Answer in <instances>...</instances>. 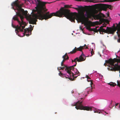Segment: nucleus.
Masks as SVG:
<instances>
[{
  "label": "nucleus",
  "mask_w": 120,
  "mask_h": 120,
  "mask_svg": "<svg viewBox=\"0 0 120 120\" xmlns=\"http://www.w3.org/2000/svg\"><path fill=\"white\" fill-rule=\"evenodd\" d=\"M45 5L43 6V9L42 10L40 20H42L45 19L46 20L51 18L53 16L61 17L63 15V16L65 17L71 22H75V19L76 18H77L79 20L84 23V25L86 26L87 29H91L90 28V23L89 22L88 20H85L84 19V16H79L76 13H70V10L64 9L63 7H62L59 10L55 13H52L49 14V12L48 11L45 14L44 12L47 10L45 11Z\"/></svg>",
  "instance_id": "nucleus-1"
},
{
  "label": "nucleus",
  "mask_w": 120,
  "mask_h": 120,
  "mask_svg": "<svg viewBox=\"0 0 120 120\" xmlns=\"http://www.w3.org/2000/svg\"><path fill=\"white\" fill-rule=\"evenodd\" d=\"M36 3V7L35 9L32 10V12H37V14L33 13L32 17H30L29 22L30 24H36L38 19L40 20L41 18L42 10L43 9V6L47 3L50 4L51 3L42 2L39 0H35Z\"/></svg>",
  "instance_id": "nucleus-2"
},
{
  "label": "nucleus",
  "mask_w": 120,
  "mask_h": 120,
  "mask_svg": "<svg viewBox=\"0 0 120 120\" xmlns=\"http://www.w3.org/2000/svg\"><path fill=\"white\" fill-rule=\"evenodd\" d=\"M105 62L109 64L108 66L111 68V71H115L119 70L120 68V59L116 58L112 59L110 58L105 61Z\"/></svg>",
  "instance_id": "nucleus-3"
},
{
  "label": "nucleus",
  "mask_w": 120,
  "mask_h": 120,
  "mask_svg": "<svg viewBox=\"0 0 120 120\" xmlns=\"http://www.w3.org/2000/svg\"><path fill=\"white\" fill-rule=\"evenodd\" d=\"M11 5L12 6L13 8L14 6H17L18 11L16 12V16H17V17L18 16H19L21 21H23V19L24 18V17L23 15H26L28 13V11H24L23 9L22 8V5L19 4L16 1L13 2L11 4Z\"/></svg>",
  "instance_id": "nucleus-4"
},
{
  "label": "nucleus",
  "mask_w": 120,
  "mask_h": 120,
  "mask_svg": "<svg viewBox=\"0 0 120 120\" xmlns=\"http://www.w3.org/2000/svg\"><path fill=\"white\" fill-rule=\"evenodd\" d=\"M13 19L15 20H17L18 23L19 24V26L18 25L16 26L13 25L12 23V26L14 28H15V31L16 33L18 32L19 31L23 32V29L26 26V24L25 22L23 21H19L18 19L17 16H15L13 18Z\"/></svg>",
  "instance_id": "nucleus-5"
},
{
  "label": "nucleus",
  "mask_w": 120,
  "mask_h": 120,
  "mask_svg": "<svg viewBox=\"0 0 120 120\" xmlns=\"http://www.w3.org/2000/svg\"><path fill=\"white\" fill-rule=\"evenodd\" d=\"M74 67L72 66L65 69V71L68 74V75H67L68 77H65L66 78L70 79L71 77H73L75 75H77L78 76L80 75V73L76 68H74Z\"/></svg>",
  "instance_id": "nucleus-6"
},
{
  "label": "nucleus",
  "mask_w": 120,
  "mask_h": 120,
  "mask_svg": "<svg viewBox=\"0 0 120 120\" xmlns=\"http://www.w3.org/2000/svg\"><path fill=\"white\" fill-rule=\"evenodd\" d=\"M116 27L115 26L114 24H113V26L114 27V28H109L107 27L106 29L105 30L104 29L102 28V27H101L100 28V31L108 34H112L116 31V30H117L120 32V22H119L118 24L116 23Z\"/></svg>",
  "instance_id": "nucleus-7"
},
{
  "label": "nucleus",
  "mask_w": 120,
  "mask_h": 120,
  "mask_svg": "<svg viewBox=\"0 0 120 120\" xmlns=\"http://www.w3.org/2000/svg\"><path fill=\"white\" fill-rule=\"evenodd\" d=\"M82 102H79V101L75 103L74 105H72V106H75V108L77 109L83 110L87 111H91L92 110V107L89 106H83L82 105Z\"/></svg>",
  "instance_id": "nucleus-8"
},
{
  "label": "nucleus",
  "mask_w": 120,
  "mask_h": 120,
  "mask_svg": "<svg viewBox=\"0 0 120 120\" xmlns=\"http://www.w3.org/2000/svg\"><path fill=\"white\" fill-rule=\"evenodd\" d=\"M85 46H86V45L85 44L84 45V46H80L79 48H77L76 47H75L72 51H71L70 52L68 53H70L71 54H74L77 51H82V50L84 48Z\"/></svg>",
  "instance_id": "nucleus-9"
},
{
  "label": "nucleus",
  "mask_w": 120,
  "mask_h": 120,
  "mask_svg": "<svg viewBox=\"0 0 120 120\" xmlns=\"http://www.w3.org/2000/svg\"><path fill=\"white\" fill-rule=\"evenodd\" d=\"M101 9L104 11H106L107 8H109L111 10H112V7L111 5L102 4V5L101 7Z\"/></svg>",
  "instance_id": "nucleus-10"
},
{
  "label": "nucleus",
  "mask_w": 120,
  "mask_h": 120,
  "mask_svg": "<svg viewBox=\"0 0 120 120\" xmlns=\"http://www.w3.org/2000/svg\"><path fill=\"white\" fill-rule=\"evenodd\" d=\"M82 52V53L81 55L78 58V62H81L84 61L86 60V57Z\"/></svg>",
  "instance_id": "nucleus-11"
},
{
  "label": "nucleus",
  "mask_w": 120,
  "mask_h": 120,
  "mask_svg": "<svg viewBox=\"0 0 120 120\" xmlns=\"http://www.w3.org/2000/svg\"><path fill=\"white\" fill-rule=\"evenodd\" d=\"M31 31L29 28H26L24 29V33L26 36H28L31 34Z\"/></svg>",
  "instance_id": "nucleus-12"
},
{
  "label": "nucleus",
  "mask_w": 120,
  "mask_h": 120,
  "mask_svg": "<svg viewBox=\"0 0 120 120\" xmlns=\"http://www.w3.org/2000/svg\"><path fill=\"white\" fill-rule=\"evenodd\" d=\"M62 58H63V60L61 63V66H63V65H64L63 64V63L65 61V60H68L69 59V57L68 56L67 53H66L63 56Z\"/></svg>",
  "instance_id": "nucleus-13"
},
{
  "label": "nucleus",
  "mask_w": 120,
  "mask_h": 120,
  "mask_svg": "<svg viewBox=\"0 0 120 120\" xmlns=\"http://www.w3.org/2000/svg\"><path fill=\"white\" fill-rule=\"evenodd\" d=\"M85 15L88 18H90L91 17V14L88 11H86Z\"/></svg>",
  "instance_id": "nucleus-14"
},
{
  "label": "nucleus",
  "mask_w": 120,
  "mask_h": 120,
  "mask_svg": "<svg viewBox=\"0 0 120 120\" xmlns=\"http://www.w3.org/2000/svg\"><path fill=\"white\" fill-rule=\"evenodd\" d=\"M92 110L94 111V113H100L101 111L100 110L98 109H95L93 107H92Z\"/></svg>",
  "instance_id": "nucleus-15"
},
{
  "label": "nucleus",
  "mask_w": 120,
  "mask_h": 120,
  "mask_svg": "<svg viewBox=\"0 0 120 120\" xmlns=\"http://www.w3.org/2000/svg\"><path fill=\"white\" fill-rule=\"evenodd\" d=\"M101 17V16L99 14H98L94 15V17L97 19H100Z\"/></svg>",
  "instance_id": "nucleus-16"
},
{
  "label": "nucleus",
  "mask_w": 120,
  "mask_h": 120,
  "mask_svg": "<svg viewBox=\"0 0 120 120\" xmlns=\"http://www.w3.org/2000/svg\"><path fill=\"white\" fill-rule=\"evenodd\" d=\"M92 86L88 87L87 88L86 90L88 94H89V92H92Z\"/></svg>",
  "instance_id": "nucleus-17"
},
{
  "label": "nucleus",
  "mask_w": 120,
  "mask_h": 120,
  "mask_svg": "<svg viewBox=\"0 0 120 120\" xmlns=\"http://www.w3.org/2000/svg\"><path fill=\"white\" fill-rule=\"evenodd\" d=\"M72 5H70V6L69 5H64V7L66 8H74L76 10H78V9L77 8H75L74 7H70V6H71Z\"/></svg>",
  "instance_id": "nucleus-18"
},
{
  "label": "nucleus",
  "mask_w": 120,
  "mask_h": 120,
  "mask_svg": "<svg viewBox=\"0 0 120 120\" xmlns=\"http://www.w3.org/2000/svg\"><path fill=\"white\" fill-rule=\"evenodd\" d=\"M63 67H59V68L60 69H59V70H63L65 68V69L66 68H69V67H68L67 66H66V65H63Z\"/></svg>",
  "instance_id": "nucleus-19"
},
{
  "label": "nucleus",
  "mask_w": 120,
  "mask_h": 120,
  "mask_svg": "<svg viewBox=\"0 0 120 120\" xmlns=\"http://www.w3.org/2000/svg\"><path fill=\"white\" fill-rule=\"evenodd\" d=\"M78 58L76 57L73 60L74 62H75V64L73 66H76L77 64L76 61H78Z\"/></svg>",
  "instance_id": "nucleus-20"
},
{
  "label": "nucleus",
  "mask_w": 120,
  "mask_h": 120,
  "mask_svg": "<svg viewBox=\"0 0 120 120\" xmlns=\"http://www.w3.org/2000/svg\"><path fill=\"white\" fill-rule=\"evenodd\" d=\"M109 84L110 85V86H115L117 85L116 83H115L112 82V83H109Z\"/></svg>",
  "instance_id": "nucleus-21"
},
{
  "label": "nucleus",
  "mask_w": 120,
  "mask_h": 120,
  "mask_svg": "<svg viewBox=\"0 0 120 120\" xmlns=\"http://www.w3.org/2000/svg\"><path fill=\"white\" fill-rule=\"evenodd\" d=\"M106 24H105V23H104L103 24V26H101V27H100V28L101 27H102V28H103V27H106ZM100 28L99 29H98V30H99V31H100V32H102V31H100Z\"/></svg>",
  "instance_id": "nucleus-22"
},
{
  "label": "nucleus",
  "mask_w": 120,
  "mask_h": 120,
  "mask_svg": "<svg viewBox=\"0 0 120 120\" xmlns=\"http://www.w3.org/2000/svg\"><path fill=\"white\" fill-rule=\"evenodd\" d=\"M94 53V52L93 51V49H91V55L90 56H92L93 55V54Z\"/></svg>",
  "instance_id": "nucleus-23"
},
{
  "label": "nucleus",
  "mask_w": 120,
  "mask_h": 120,
  "mask_svg": "<svg viewBox=\"0 0 120 120\" xmlns=\"http://www.w3.org/2000/svg\"><path fill=\"white\" fill-rule=\"evenodd\" d=\"M76 6H77L78 7V8L79 9V10H80L83 8V7L81 6H79L77 5Z\"/></svg>",
  "instance_id": "nucleus-24"
},
{
  "label": "nucleus",
  "mask_w": 120,
  "mask_h": 120,
  "mask_svg": "<svg viewBox=\"0 0 120 120\" xmlns=\"http://www.w3.org/2000/svg\"><path fill=\"white\" fill-rule=\"evenodd\" d=\"M30 27L29 29L31 30V31H32L33 30V28H32V26L31 25H30Z\"/></svg>",
  "instance_id": "nucleus-25"
},
{
  "label": "nucleus",
  "mask_w": 120,
  "mask_h": 120,
  "mask_svg": "<svg viewBox=\"0 0 120 120\" xmlns=\"http://www.w3.org/2000/svg\"><path fill=\"white\" fill-rule=\"evenodd\" d=\"M59 75L60 76H62L63 75V74L62 73L60 72L59 74Z\"/></svg>",
  "instance_id": "nucleus-26"
},
{
  "label": "nucleus",
  "mask_w": 120,
  "mask_h": 120,
  "mask_svg": "<svg viewBox=\"0 0 120 120\" xmlns=\"http://www.w3.org/2000/svg\"><path fill=\"white\" fill-rule=\"evenodd\" d=\"M88 1L90 2H93L94 3L96 2H94L93 0H88Z\"/></svg>",
  "instance_id": "nucleus-27"
},
{
  "label": "nucleus",
  "mask_w": 120,
  "mask_h": 120,
  "mask_svg": "<svg viewBox=\"0 0 120 120\" xmlns=\"http://www.w3.org/2000/svg\"><path fill=\"white\" fill-rule=\"evenodd\" d=\"M90 79H87V81L88 82H90V81H91V83H92V81H91V80H90Z\"/></svg>",
  "instance_id": "nucleus-28"
},
{
  "label": "nucleus",
  "mask_w": 120,
  "mask_h": 120,
  "mask_svg": "<svg viewBox=\"0 0 120 120\" xmlns=\"http://www.w3.org/2000/svg\"><path fill=\"white\" fill-rule=\"evenodd\" d=\"M86 78L87 79H90V78L88 76H86Z\"/></svg>",
  "instance_id": "nucleus-29"
},
{
  "label": "nucleus",
  "mask_w": 120,
  "mask_h": 120,
  "mask_svg": "<svg viewBox=\"0 0 120 120\" xmlns=\"http://www.w3.org/2000/svg\"><path fill=\"white\" fill-rule=\"evenodd\" d=\"M118 42H120V38L118 39Z\"/></svg>",
  "instance_id": "nucleus-30"
},
{
  "label": "nucleus",
  "mask_w": 120,
  "mask_h": 120,
  "mask_svg": "<svg viewBox=\"0 0 120 120\" xmlns=\"http://www.w3.org/2000/svg\"><path fill=\"white\" fill-rule=\"evenodd\" d=\"M118 105H119L118 103L116 104H115V106H117Z\"/></svg>",
  "instance_id": "nucleus-31"
},
{
  "label": "nucleus",
  "mask_w": 120,
  "mask_h": 120,
  "mask_svg": "<svg viewBox=\"0 0 120 120\" xmlns=\"http://www.w3.org/2000/svg\"><path fill=\"white\" fill-rule=\"evenodd\" d=\"M72 60V63H73V62H74V61H73V60Z\"/></svg>",
  "instance_id": "nucleus-32"
},
{
  "label": "nucleus",
  "mask_w": 120,
  "mask_h": 120,
  "mask_svg": "<svg viewBox=\"0 0 120 120\" xmlns=\"http://www.w3.org/2000/svg\"><path fill=\"white\" fill-rule=\"evenodd\" d=\"M109 14H108L107 15V16L109 17Z\"/></svg>",
  "instance_id": "nucleus-33"
},
{
  "label": "nucleus",
  "mask_w": 120,
  "mask_h": 120,
  "mask_svg": "<svg viewBox=\"0 0 120 120\" xmlns=\"http://www.w3.org/2000/svg\"><path fill=\"white\" fill-rule=\"evenodd\" d=\"M88 47L86 46V49H88Z\"/></svg>",
  "instance_id": "nucleus-34"
},
{
  "label": "nucleus",
  "mask_w": 120,
  "mask_h": 120,
  "mask_svg": "<svg viewBox=\"0 0 120 120\" xmlns=\"http://www.w3.org/2000/svg\"><path fill=\"white\" fill-rule=\"evenodd\" d=\"M105 63L104 64V65H105V66H106V65H105Z\"/></svg>",
  "instance_id": "nucleus-35"
},
{
  "label": "nucleus",
  "mask_w": 120,
  "mask_h": 120,
  "mask_svg": "<svg viewBox=\"0 0 120 120\" xmlns=\"http://www.w3.org/2000/svg\"><path fill=\"white\" fill-rule=\"evenodd\" d=\"M72 93H73V91L72 92Z\"/></svg>",
  "instance_id": "nucleus-36"
},
{
  "label": "nucleus",
  "mask_w": 120,
  "mask_h": 120,
  "mask_svg": "<svg viewBox=\"0 0 120 120\" xmlns=\"http://www.w3.org/2000/svg\"><path fill=\"white\" fill-rule=\"evenodd\" d=\"M90 22V23L91 22H90H90Z\"/></svg>",
  "instance_id": "nucleus-37"
},
{
  "label": "nucleus",
  "mask_w": 120,
  "mask_h": 120,
  "mask_svg": "<svg viewBox=\"0 0 120 120\" xmlns=\"http://www.w3.org/2000/svg\"><path fill=\"white\" fill-rule=\"evenodd\" d=\"M83 99V98H81V99Z\"/></svg>",
  "instance_id": "nucleus-38"
}]
</instances>
